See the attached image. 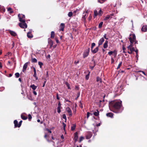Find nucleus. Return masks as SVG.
Segmentation results:
<instances>
[{"label":"nucleus","instance_id":"obj_1","mask_svg":"<svg viewBox=\"0 0 147 147\" xmlns=\"http://www.w3.org/2000/svg\"><path fill=\"white\" fill-rule=\"evenodd\" d=\"M109 107L112 109V111L116 113H120L123 111L124 108L122 101L119 100L112 101L109 103Z\"/></svg>","mask_w":147,"mask_h":147},{"label":"nucleus","instance_id":"obj_2","mask_svg":"<svg viewBox=\"0 0 147 147\" xmlns=\"http://www.w3.org/2000/svg\"><path fill=\"white\" fill-rule=\"evenodd\" d=\"M130 36L131 37L129 38V39L130 42V44L127 47V48L128 51H135V49L133 47L132 44L134 42L136 39V36L134 34H131L130 35Z\"/></svg>","mask_w":147,"mask_h":147},{"label":"nucleus","instance_id":"obj_3","mask_svg":"<svg viewBox=\"0 0 147 147\" xmlns=\"http://www.w3.org/2000/svg\"><path fill=\"white\" fill-rule=\"evenodd\" d=\"M18 17L19 18V21L20 22H26L25 19V16L24 15L22 14H19L18 15Z\"/></svg>","mask_w":147,"mask_h":147},{"label":"nucleus","instance_id":"obj_4","mask_svg":"<svg viewBox=\"0 0 147 147\" xmlns=\"http://www.w3.org/2000/svg\"><path fill=\"white\" fill-rule=\"evenodd\" d=\"M19 25L20 28H22L25 29L27 27V25L26 23V22L19 23Z\"/></svg>","mask_w":147,"mask_h":147},{"label":"nucleus","instance_id":"obj_5","mask_svg":"<svg viewBox=\"0 0 147 147\" xmlns=\"http://www.w3.org/2000/svg\"><path fill=\"white\" fill-rule=\"evenodd\" d=\"M88 15V13L87 11H85L83 12L82 15V19L84 22L86 21V19Z\"/></svg>","mask_w":147,"mask_h":147},{"label":"nucleus","instance_id":"obj_6","mask_svg":"<svg viewBox=\"0 0 147 147\" xmlns=\"http://www.w3.org/2000/svg\"><path fill=\"white\" fill-rule=\"evenodd\" d=\"M90 50V48H88L87 50H86L83 54V57L84 58L87 57L88 55Z\"/></svg>","mask_w":147,"mask_h":147},{"label":"nucleus","instance_id":"obj_7","mask_svg":"<svg viewBox=\"0 0 147 147\" xmlns=\"http://www.w3.org/2000/svg\"><path fill=\"white\" fill-rule=\"evenodd\" d=\"M92 135V132L88 131L87 132V134L86 136V138L87 139H90Z\"/></svg>","mask_w":147,"mask_h":147},{"label":"nucleus","instance_id":"obj_8","mask_svg":"<svg viewBox=\"0 0 147 147\" xmlns=\"http://www.w3.org/2000/svg\"><path fill=\"white\" fill-rule=\"evenodd\" d=\"M66 110L68 113L69 115L70 116L72 115V111L70 109L69 107H67L66 109Z\"/></svg>","mask_w":147,"mask_h":147},{"label":"nucleus","instance_id":"obj_9","mask_svg":"<svg viewBox=\"0 0 147 147\" xmlns=\"http://www.w3.org/2000/svg\"><path fill=\"white\" fill-rule=\"evenodd\" d=\"M29 62H26V63H25L24 65L23 69H22V71L24 72H25L26 71V68H27L28 64V63Z\"/></svg>","mask_w":147,"mask_h":147},{"label":"nucleus","instance_id":"obj_10","mask_svg":"<svg viewBox=\"0 0 147 147\" xmlns=\"http://www.w3.org/2000/svg\"><path fill=\"white\" fill-rule=\"evenodd\" d=\"M48 42L49 44L50 45V48L52 47L53 44V41L51 39L49 38L48 39Z\"/></svg>","mask_w":147,"mask_h":147},{"label":"nucleus","instance_id":"obj_11","mask_svg":"<svg viewBox=\"0 0 147 147\" xmlns=\"http://www.w3.org/2000/svg\"><path fill=\"white\" fill-rule=\"evenodd\" d=\"M105 40L103 37L101 38L100 40H99L98 42V46H100L102 45L103 42Z\"/></svg>","mask_w":147,"mask_h":147},{"label":"nucleus","instance_id":"obj_12","mask_svg":"<svg viewBox=\"0 0 147 147\" xmlns=\"http://www.w3.org/2000/svg\"><path fill=\"white\" fill-rule=\"evenodd\" d=\"M78 138V133L77 132H76L74 134V139L75 142H76L77 141Z\"/></svg>","mask_w":147,"mask_h":147},{"label":"nucleus","instance_id":"obj_13","mask_svg":"<svg viewBox=\"0 0 147 147\" xmlns=\"http://www.w3.org/2000/svg\"><path fill=\"white\" fill-rule=\"evenodd\" d=\"M9 33L12 35L13 36H17V34L16 32L10 30H9Z\"/></svg>","mask_w":147,"mask_h":147},{"label":"nucleus","instance_id":"obj_14","mask_svg":"<svg viewBox=\"0 0 147 147\" xmlns=\"http://www.w3.org/2000/svg\"><path fill=\"white\" fill-rule=\"evenodd\" d=\"M60 27L61 28L59 29L60 31H63L65 27V24L64 23H61L60 24Z\"/></svg>","mask_w":147,"mask_h":147},{"label":"nucleus","instance_id":"obj_15","mask_svg":"<svg viewBox=\"0 0 147 147\" xmlns=\"http://www.w3.org/2000/svg\"><path fill=\"white\" fill-rule=\"evenodd\" d=\"M27 36L28 38H32L33 37V35L31 32H29L27 33Z\"/></svg>","mask_w":147,"mask_h":147},{"label":"nucleus","instance_id":"obj_16","mask_svg":"<svg viewBox=\"0 0 147 147\" xmlns=\"http://www.w3.org/2000/svg\"><path fill=\"white\" fill-rule=\"evenodd\" d=\"M141 30L142 31L144 32L147 31V26H143L141 28Z\"/></svg>","mask_w":147,"mask_h":147},{"label":"nucleus","instance_id":"obj_17","mask_svg":"<svg viewBox=\"0 0 147 147\" xmlns=\"http://www.w3.org/2000/svg\"><path fill=\"white\" fill-rule=\"evenodd\" d=\"M106 116L108 117L113 118V114L112 113H109L106 114Z\"/></svg>","mask_w":147,"mask_h":147},{"label":"nucleus","instance_id":"obj_18","mask_svg":"<svg viewBox=\"0 0 147 147\" xmlns=\"http://www.w3.org/2000/svg\"><path fill=\"white\" fill-rule=\"evenodd\" d=\"M108 41L107 40H106L105 41V42L104 43V44H103V48L104 49L107 48L108 47Z\"/></svg>","mask_w":147,"mask_h":147},{"label":"nucleus","instance_id":"obj_19","mask_svg":"<svg viewBox=\"0 0 147 147\" xmlns=\"http://www.w3.org/2000/svg\"><path fill=\"white\" fill-rule=\"evenodd\" d=\"M98 51V47H96L94 49H93L92 50V52L94 54H95L97 53Z\"/></svg>","mask_w":147,"mask_h":147},{"label":"nucleus","instance_id":"obj_20","mask_svg":"<svg viewBox=\"0 0 147 147\" xmlns=\"http://www.w3.org/2000/svg\"><path fill=\"white\" fill-rule=\"evenodd\" d=\"M14 127H18V122L17 120H16L14 121Z\"/></svg>","mask_w":147,"mask_h":147},{"label":"nucleus","instance_id":"obj_21","mask_svg":"<svg viewBox=\"0 0 147 147\" xmlns=\"http://www.w3.org/2000/svg\"><path fill=\"white\" fill-rule=\"evenodd\" d=\"M93 114L95 116H98L99 115V112L98 110H96V111L94 112Z\"/></svg>","mask_w":147,"mask_h":147},{"label":"nucleus","instance_id":"obj_22","mask_svg":"<svg viewBox=\"0 0 147 147\" xmlns=\"http://www.w3.org/2000/svg\"><path fill=\"white\" fill-rule=\"evenodd\" d=\"M111 17L109 15H108L105 17V18L104 19V20H107L110 18H111Z\"/></svg>","mask_w":147,"mask_h":147},{"label":"nucleus","instance_id":"obj_23","mask_svg":"<svg viewBox=\"0 0 147 147\" xmlns=\"http://www.w3.org/2000/svg\"><path fill=\"white\" fill-rule=\"evenodd\" d=\"M30 87L34 90H35L37 87V86H35L34 84L30 85Z\"/></svg>","mask_w":147,"mask_h":147},{"label":"nucleus","instance_id":"obj_24","mask_svg":"<svg viewBox=\"0 0 147 147\" xmlns=\"http://www.w3.org/2000/svg\"><path fill=\"white\" fill-rule=\"evenodd\" d=\"M55 34L54 31H52L51 34V38H53L55 37Z\"/></svg>","mask_w":147,"mask_h":147},{"label":"nucleus","instance_id":"obj_25","mask_svg":"<svg viewBox=\"0 0 147 147\" xmlns=\"http://www.w3.org/2000/svg\"><path fill=\"white\" fill-rule=\"evenodd\" d=\"M7 11L9 12V13L11 14L13 12V11L12 10V9L11 7H8L7 8Z\"/></svg>","mask_w":147,"mask_h":147},{"label":"nucleus","instance_id":"obj_26","mask_svg":"<svg viewBox=\"0 0 147 147\" xmlns=\"http://www.w3.org/2000/svg\"><path fill=\"white\" fill-rule=\"evenodd\" d=\"M21 117L22 119L24 120H26L27 119V117L26 116L23 114H21Z\"/></svg>","mask_w":147,"mask_h":147},{"label":"nucleus","instance_id":"obj_27","mask_svg":"<svg viewBox=\"0 0 147 147\" xmlns=\"http://www.w3.org/2000/svg\"><path fill=\"white\" fill-rule=\"evenodd\" d=\"M76 125L75 124H73L72 125V126L71 127V130L72 131L74 130L76 127Z\"/></svg>","mask_w":147,"mask_h":147},{"label":"nucleus","instance_id":"obj_28","mask_svg":"<svg viewBox=\"0 0 147 147\" xmlns=\"http://www.w3.org/2000/svg\"><path fill=\"white\" fill-rule=\"evenodd\" d=\"M98 15L100 16L102 15V10L100 8L99 9V10L98 11Z\"/></svg>","mask_w":147,"mask_h":147},{"label":"nucleus","instance_id":"obj_29","mask_svg":"<svg viewBox=\"0 0 147 147\" xmlns=\"http://www.w3.org/2000/svg\"><path fill=\"white\" fill-rule=\"evenodd\" d=\"M96 81L97 82H102V79L101 78L98 77H97L96 78Z\"/></svg>","mask_w":147,"mask_h":147},{"label":"nucleus","instance_id":"obj_30","mask_svg":"<svg viewBox=\"0 0 147 147\" xmlns=\"http://www.w3.org/2000/svg\"><path fill=\"white\" fill-rule=\"evenodd\" d=\"M103 24V22H101L98 25V28H102V24Z\"/></svg>","mask_w":147,"mask_h":147},{"label":"nucleus","instance_id":"obj_31","mask_svg":"<svg viewBox=\"0 0 147 147\" xmlns=\"http://www.w3.org/2000/svg\"><path fill=\"white\" fill-rule=\"evenodd\" d=\"M32 63H36L37 62V60L35 58H32Z\"/></svg>","mask_w":147,"mask_h":147},{"label":"nucleus","instance_id":"obj_32","mask_svg":"<svg viewBox=\"0 0 147 147\" xmlns=\"http://www.w3.org/2000/svg\"><path fill=\"white\" fill-rule=\"evenodd\" d=\"M94 14L95 16H96L98 15L97 11L96 10H95L94 11Z\"/></svg>","mask_w":147,"mask_h":147},{"label":"nucleus","instance_id":"obj_33","mask_svg":"<svg viewBox=\"0 0 147 147\" xmlns=\"http://www.w3.org/2000/svg\"><path fill=\"white\" fill-rule=\"evenodd\" d=\"M73 15V13L71 11L69 12L68 14V16L69 17H71Z\"/></svg>","mask_w":147,"mask_h":147},{"label":"nucleus","instance_id":"obj_34","mask_svg":"<svg viewBox=\"0 0 147 147\" xmlns=\"http://www.w3.org/2000/svg\"><path fill=\"white\" fill-rule=\"evenodd\" d=\"M98 2L100 3H102L105 1L106 0H98Z\"/></svg>","mask_w":147,"mask_h":147},{"label":"nucleus","instance_id":"obj_35","mask_svg":"<svg viewBox=\"0 0 147 147\" xmlns=\"http://www.w3.org/2000/svg\"><path fill=\"white\" fill-rule=\"evenodd\" d=\"M63 119H65V122H66V120H67V118H66V116L65 114H63Z\"/></svg>","mask_w":147,"mask_h":147},{"label":"nucleus","instance_id":"obj_36","mask_svg":"<svg viewBox=\"0 0 147 147\" xmlns=\"http://www.w3.org/2000/svg\"><path fill=\"white\" fill-rule=\"evenodd\" d=\"M84 139V138L81 136L80 137V139H79V142H80L82 141Z\"/></svg>","mask_w":147,"mask_h":147},{"label":"nucleus","instance_id":"obj_37","mask_svg":"<svg viewBox=\"0 0 147 147\" xmlns=\"http://www.w3.org/2000/svg\"><path fill=\"white\" fill-rule=\"evenodd\" d=\"M113 54L114 57H116L117 56V51L115 50L114 51H113Z\"/></svg>","mask_w":147,"mask_h":147},{"label":"nucleus","instance_id":"obj_38","mask_svg":"<svg viewBox=\"0 0 147 147\" xmlns=\"http://www.w3.org/2000/svg\"><path fill=\"white\" fill-rule=\"evenodd\" d=\"M61 107H58L57 108V112L59 113H60L61 112V110H60Z\"/></svg>","mask_w":147,"mask_h":147},{"label":"nucleus","instance_id":"obj_39","mask_svg":"<svg viewBox=\"0 0 147 147\" xmlns=\"http://www.w3.org/2000/svg\"><path fill=\"white\" fill-rule=\"evenodd\" d=\"M79 10L78 9H76V10H74V11H73V14H74V16H75L76 15V13L77 12H78V11Z\"/></svg>","mask_w":147,"mask_h":147},{"label":"nucleus","instance_id":"obj_40","mask_svg":"<svg viewBox=\"0 0 147 147\" xmlns=\"http://www.w3.org/2000/svg\"><path fill=\"white\" fill-rule=\"evenodd\" d=\"M90 114H91V115H92V114L90 113L89 112H88L87 113V116H86L87 119H88V117H89L90 116Z\"/></svg>","mask_w":147,"mask_h":147},{"label":"nucleus","instance_id":"obj_41","mask_svg":"<svg viewBox=\"0 0 147 147\" xmlns=\"http://www.w3.org/2000/svg\"><path fill=\"white\" fill-rule=\"evenodd\" d=\"M15 75L16 78H18L20 76V74L18 73H16L15 74Z\"/></svg>","mask_w":147,"mask_h":147},{"label":"nucleus","instance_id":"obj_42","mask_svg":"<svg viewBox=\"0 0 147 147\" xmlns=\"http://www.w3.org/2000/svg\"><path fill=\"white\" fill-rule=\"evenodd\" d=\"M38 64L39 65L40 68H41L42 66L43 65V63L42 62H38Z\"/></svg>","mask_w":147,"mask_h":147},{"label":"nucleus","instance_id":"obj_43","mask_svg":"<svg viewBox=\"0 0 147 147\" xmlns=\"http://www.w3.org/2000/svg\"><path fill=\"white\" fill-rule=\"evenodd\" d=\"M122 61H121L120 62V63H119L118 65V67H117V69H118L119 68V67H120V66L121 65H122Z\"/></svg>","mask_w":147,"mask_h":147},{"label":"nucleus","instance_id":"obj_44","mask_svg":"<svg viewBox=\"0 0 147 147\" xmlns=\"http://www.w3.org/2000/svg\"><path fill=\"white\" fill-rule=\"evenodd\" d=\"M46 81H47L46 79L45 78L44 79V82L43 83V86H42L43 87H44L45 86V83L46 82Z\"/></svg>","mask_w":147,"mask_h":147},{"label":"nucleus","instance_id":"obj_45","mask_svg":"<svg viewBox=\"0 0 147 147\" xmlns=\"http://www.w3.org/2000/svg\"><path fill=\"white\" fill-rule=\"evenodd\" d=\"M103 38H104L105 39H106L107 40L108 39V38L107 37V35L105 34L104 35Z\"/></svg>","mask_w":147,"mask_h":147},{"label":"nucleus","instance_id":"obj_46","mask_svg":"<svg viewBox=\"0 0 147 147\" xmlns=\"http://www.w3.org/2000/svg\"><path fill=\"white\" fill-rule=\"evenodd\" d=\"M28 119H29V120H30L32 118V116L31 115H30V114H29L28 115Z\"/></svg>","mask_w":147,"mask_h":147},{"label":"nucleus","instance_id":"obj_47","mask_svg":"<svg viewBox=\"0 0 147 147\" xmlns=\"http://www.w3.org/2000/svg\"><path fill=\"white\" fill-rule=\"evenodd\" d=\"M113 51H111L109 52L108 53V54L109 55H111L112 54H113Z\"/></svg>","mask_w":147,"mask_h":147},{"label":"nucleus","instance_id":"obj_48","mask_svg":"<svg viewBox=\"0 0 147 147\" xmlns=\"http://www.w3.org/2000/svg\"><path fill=\"white\" fill-rule=\"evenodd\" d=\"M22 121L21 120L19 122V124H18V126H19L18 127H19L21 126V125L22 124Z\"/></svg>","mask_w":147,"mask_h":147},{"label":"nucleus","instance_id":"obj_49","mask_svg":"<svg viewBox=\"0 0 147 147\" xmlns=\"http://www.w3.org/2000/svg\"><path fill=\"white\" fill-rule=\"evenodd\" d=\"M92 18V16L91 15H90V16L88 17V20L89 21H90Z\"/></svg>","mask_w":147,"mask_h":147},{"label":"nucleus","instance_id":"obj_50","mask_svg":"<svg viewBox=\"0 0 147 147\" xmlns=\"http://www.w3.org/2000/svg\"><path fill=\"white\" fill-rule=\"evenodd\" d=\"M63 129L64 130L65 129V127H66V124L64 123H63Z\"/></svg>","mask_w":147,"mask_h":147},{"label":"nucleus","instance_id":"obj_51","mask_svg":"<svg viewBox=\"0 0 147 147\" xmlns=\"http://www.w3.org/2000/svg\"><path fill=\"white\" fill-rule=\"evenodd\" d=\"M55 41H56V42L57 43H59V41L58 39V38H57L56 37L55 38Z\"/></svg>","mask_w":147,"mask_h":147},{"label":"nucleus","instance_id":"obj_52","mask_svg":"<svg viewBox=\"0 0 147 147\" xmlns=\"http://www.w3.org/2000/svg\"><path fill=\"white\" fill-rule=\"evenodd\" d=\"M122 49H123V53H125V48L124 47H122Z\"/></svg>","mask_w":147,"mask_h":147},{"label":"nucleus","instance_id":"obj_53","mask_svg":"<svg viewBox=\"0 0 147 147\" xmlns=\"http://www.w3.org/2000/svg\"><path fill=\"white\" fill-rule=\"evenodd\" d=\"M95 46V44L94 42H93L91 44V46L92 47H94Z\"/></svg>","mask_w":147,"mask_h":147},{"label":"nucleus","instance_id":"obj_54","mask_svg":"<svg viewBox=\"0 0 147 147\" xmlns=\"http://www.w3.org/2000/svg\"><path fill=\"white\" fill-rule=\"evenodd\" d=\"M89 77V74H88V75H87L86 76V80H88Z\"/></svg>","mask_w":147,"mask_h":147},{"label":"nucleus","instance_id":"obj_55","mask_svg":"<svg viewBox=\"0 0 147 147\" xmlns=\"http://www.w3.org/2000/svg\"><path fill=\"white\" fill-rule=\"evenodd\" d=\"M46 130L47 131L49 132L50 133H51L52 132L50 130H49V129H46Z\"/></svg>","mask_w":147,"mask_h":147},{"label":"nucleus","instance_id":"obj_56","mask_svg":"<svg viewBox=\"0 0 147 147\" xmlns=\"http://www.w3.org/2000/svg\"><path fill=\"white\" fill-rule=\"evenodd\" d=\"M79 87L78 86H76L75 87V89L76 90H78L79 89Z\"/></svg>","mask_w":147,"mask_h":147},{"label":"nucleus","instance_id":"obj_57","mask_svg":"<svg viewBox=\"0 0 147 147\" xmlns=\"http://www.w3.org/2000/svg\"><path fill=\"white\" fill-rule=\"evenodd\" d=\"M56 97H57V99L58 100H59V95H58V93H57L56 94Z\"/></svg>","mask_w":147,"mask_h":147},{"label":"nucleus","instance_id":"obj_58","mask_svg":"<svg viewBox=\"0 0 147 147\" xmlns=\"http://www.w3.org/2000/svg\"><path fill=\"white\" fill-rule=\"evenodd\" d=\"M114 59L112 58L111 59V63H113L114 62Z\"/></svg>","mask_w":147,"mask_h":147},{"label":"nucleus","instance_id":"obj_59","mask_svg":"<svg viewBox=\"0 0 147 147\" xmlns=\"http://www.w3.org/2000/svg\"><path fill=\"white\" fill-rule=\"evenodd\" d=\"M33 94L35 95H36L37 94V92L34 91H33Z\"/></svg>","mask_w":147,"mask_h":147},{"label":"nucleus","instance_id":"obj_60","mask_svg":"<svg viewBox=\"0 0 147 147\" xmlns=\"http://www.w3.org/2000/svg\"><path fill=\"white\" fill-rule=\"evenodd\" d=\"M133 52V51H128L127 52L129 54H131Z\"/></svg>","mask_w":147,"mask_h":147},{"label":"nucleus","instance_id":"obj_61","mask_svg":"<svg viewBox=\"0 0 147 147\" xmlns=\"http://www.w3.org/2000/svg\"><path fill=\"white\" fill-rule=\"evenodd\" d=\"M76 109H75L74 110L73 113H74V114H75L76 113Z\"/></svg>","mask_w":147,"mask_h":147},{"label":"nucleus","instance_id":"obj_62","mask_svg":"<svg viewBox=\"0 0 147 147\" xmlns=\"http://www.w3.org/2000/svg\"><path fill=\"white\" fill-rule=\"evenodd\" d=\"M135 52H136V56H138V50L137 49L136 50L134 51Z\"/></svg>","mask_w":147,"mask_h":147},{"label":"nucleus","instance_id":"obj_63","mask_svg":"<svg viewBox=\"0 0 147 147\" xmlns=\"http://www.w3.org/2000/svg\"><path fill=\"white\" fill-rule=\"evenodd\" d=\"M79 63V61H75L74 62V63L75 64H77Z\"/></svg>","mask_w":147,"mask_h":147},{"label":"nucleus","instance_id":"obj_64","mask_svg":"<svg viewBox=\"0 0 147 147\" xmlns=\"http://www.w3.org/2000/svg\"><path fill=\"white\" fill-rule=\"evenodd\" d=\"M33 76L34 77H36V73H34V74L33 75Z\"/></svg>","mask_w":147,"mask_h":147}]
</instances>
